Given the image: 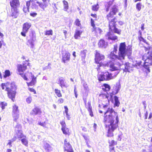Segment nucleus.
<instances>
[{
    "label": "nucleus",
    "mask_w": 152,
    "mask_h": 152,
    "mask_svg": "<svg viewBox=\"0 0 152 152\" xmlns=\"http://www.w3.org/2000/svg\"><path fill=\"white\" fill-rule=\"evenodd\" d=\"M70 54L68 52H66L62 54V61L65 63L67 61H69L70 59Z\"/></svg>",
    "instance_id": "15"
},
{
    "label": "nucleus",
    "mask_w": 152,
    "mask_h": 152,
    "mask_svg": "<svg viewBox=\"0 0 152 152\" xmlns=\"http://www.w3.org/2000/svg\"><path fill=\"white\" fill-rule=\"evenodd\" d=\"M104 110H107L104 115L103 122L104 123H109L107 136L113 137L114 136L113 132L118 127L119 118L117 113L112 107H108V104H102Z\"/></svg>",
    "instance_id": "1"
},
{
    "label": "nucleus",
    "mask_w": 152,
    "mask_h": 152,
    "mask_svg": "<svg viewBox=\"0 0 152 152\" xmlns=\"http://www.w3.org/2000/svg\"><path fill=\"white\" fill-rule=\"evenodd\" d=\"M110 67L109 70L112 72V73H109L108 72H106L103 74L106 80H108L113 79L120 72L121 70L120 67Z\"/></svg>",
    "instance_id": "6"
},
{
    "label": "nucleus",
    "mask_w": 152,
    "mask_h": 152,
    "mask_svg": "<svg viewBox=\"0 0 152 152\" xmlns=\"http://www.w3.org/2000/svg\"><path fill=\"white\" fill-rule=\"evenodd\" d=\"M64 108L65 109L64 111L66 113V114H67V113H68V108L66 106H64Z\"/></svg>",
    "instance_id": "54"
},
{
    "label": "nucleus",
    "mask_w": 152,
    "mask_h": 152,
    "mask_svg": "<svg viewBox=\"0 0 152 152\" xmlns=\"http://www.w3.org/2000/svg\"><path fill=\"white\" fill-rule=\"evenodd\" d=\"M22 143L26 146H27L28 145V141L25 138H23L21 140Z\"/></svg>",
    "instance_id": "41"
},
{
    "label": "nucleus",
    "mask_w": 152,
    "mask_h": 152,
    "mask_svg": "<svg viewBox=\"0 0 152 152\" xmlns=\"http://www.w3.org/2000/svg\"><path fill=\"white\" fill-rule=\"evenodd\" d=\"M149 68V67H144V68L143 69L144 71L146 73L149 72H150V69Z\"/></svg>",
    "instance_id": "46"
},
{
    "label": "nucleus",
    "mask_w": 152,
    "mask_h": 152,
    "mask_svg": "<svg viewBox=\"0 0 152 152\" xmlns=\"http://www.w3.org/2000/svg\"><path fill=\"white\" fill-rule=\"evenodd\" d=\"M29 7H24L23 8V11L26 13L27 12H29Z\"/></svg>",
    "instance_id": "51"
},
{
    "label": "nucleus",
    "mask_w": 152,
    "mask_h": 152,
    "mask_svg": "<svg viewBox=\"0 0 152 152\" xmlns=\"http://www.w3.org/2000/svg\"><path fill=\"white\" fill-rule=\"evenodd\" d=\"M63 3L64 10L65 11H67L69 8L68 2L64 0L63 1Z\"/></svg>",
    "instance_id": "27"
},
{
    "label": "nucleus",
    "mask_w": 152,
    "mask_h": 152,
    "mask_svg": "<svg viewBox=\"0 0 152 152\" xmlns=\"http://www.w3.org/2000/svg\"><path fill=\"white\" fill-rule=\"evenodd\" d=\"M81 53L83 55H84L85 56L86 54V50H83L82 51H81Z\"/></svg>",
    "instance_id": "64"
},
{
    "label": "nucleus",
    "mask_w": 152,
    "mask_h": 152,
    "mask_svg": "<svg viewBox=\"0 0 152 152\" xmlns=\"http://www.w3.org/2000/svg\"><path fill=\"white\" fill-rule=\"evenodd\" d=\"M99 99L101 101H102V99H108V96L107 95L103 93H101L99 95Z\"/></svg>",
    "instance_id": "28"
},
{
    "label": "nucleus",
    "mask_w": 152,
    "mask_h": 152,
    "mask_svg": "<svg viewBox=\"0 0 152 152\" xmlns=\"http://www.w3.org/2000/svg\"><path fill=\"white\" fill-rule=\"evenodd\" d=\"M31 77H32L31 81L29 83H27L28 86H32L34 85L36 82V78L34 77L33 75L31 74Z\"/></svg>",
    "instance_id": "20"
},
{
    "label": "nucleus",
    "mask_w": 152,
    "mask_h": 152,
    "mask_svg": "<svg viewBox=\"0 0 152 152\" xmlns=\"http://www.w3.org/2000/svg\"><path fill=\"white\" fill-rule=\"evenodd\" d=\"M91 24L92 28L91 31L93 32L97 36L99 34H100L102 32V30L99 27L96 26L94 20L92 18L91 19Z\"/></svg>",
    "instance_id": "9"
},
{
    "label": "nucleus",
    "mask_w": 152,
    "mask_h": 152,
    "mask_svg": "<svg viewBox=\"0 0 152 152\" xmlns=\"http://www.w3.org/2000/svg\"><path fill=\"white\" fill-rule=\"evenodd\" d=\"M26 69V67H18V74L21 75L23 74L24 71Z\"/></svg>",
    "instance_id": "30"
},
{
    "label": "nucleus",
    "mask_w": 152,
    "mask_h": 152,
    "mask_svg": "<svg viewBox=\"0 0 152 152\" xmlns=\"http://www.w3.org/2000/svg\"><path fill=\"white\" fill-rule=\"evenodd\" d=\"M145 50L147 52V53L145 54L142 56V58L145 59L144 66L141 65V62L137 63L139 66H152V50L151 47H145Z\"/></svg>",
    "instance_id": "5"
},
{
    "label": "nucleus",
    "mask_w": 152,
    "mask_h": 152,
    "mask_svg": "<svg viewBox=\"0 0 152 152\" xmlns=\"http://www.w3.org/2000/svg\"><path fill=\"white\" fill-rule=\"evenodd\" d=\"M37 15V13L35 12H34L31 13H30V15L31 16H32L33 17H35Z\"/></svg>",
    "instance_id": "57"
},
{
    "label": "nucleus",
    "mask_w": 152,
    "mask_h": 152,
    "mask_svg": "<svg viewBox=\"0 0 152 152\" xmlns=\"http://www.w3.org/2000/svg\"><path fill=\"white\" fill-rule=\"evenodd\" d=\"M115 0L109 1L107 2V5L105 6V11L106 12H108L111 6L113 4Z\"/></svg>",
    "instance_id": "21"
},
{
    "label": "nucleus",
    "mask_w": 152,
    "mask_h": 152,
    "mask_svg": "<svg viewBox=\"0 0 152 152\" xmlns=\"http://www.w3.org/2000/svg\"><path fill=\"white\" fill-rule=\"evenodd\" d=\"M27 31H25L23 29V31H22L21 33V35L23 36V37H25L26 36V33H27Z\"/></svg>",
    "instance_id": "53"
},
{
    "label": "nucleus",
    "mask_w": 152,
    "mask_h": 152,
    "mask_svg": "<svg viewBox=\"0 0 152 152\" xmlns=\"http://www.w3.org/2000/svg\"><path fill=\"white\" fill-rule=\"evenodd\" d=\"M99 8V6L98 3L96 4H94L92 6L91 9L94 12L98 11Z\"/></svg>",
    "instance_id": "33"
},
{
    "label": "nucleus",
    "mask_w": 152,
    "mask_h": 152,
    "mask_svg": "<svg viewBox=\"0 0 152 152\" xmlns=\"http://www.w3.org/2000/svg\"><path fill=\"white\" fill-rule=\"evenodd\" d=\"M1 87L3 90L4 89V87H6L5 91H7L8 96L9 98L14 101L13 99L15 98L16 92V86L14 82H7L5 83H2L1 85Z\"/></svg>",
    "instance_id": "4"
},
{
    "label": "nucleus",
    "mask_w": 152,
    "mask_h": 152,
    "mask_svg": "<svg viewBox=\"0 0 152 152\" xmlns=\"http://www.w3.org/2000/svg\"><path fill=\"white\" fill-rule=\"evenodd\" d=\"M64 151H66L67 152H74L71 145L68 142L66 139L64 140Z\"/></svg>",
    "instance_id": "11"
},
{
    "label": "nucleus",
    "mask_w": 152,
    "mask_h": 152,
    "mask_svg": "<svg viewBox=\"0 0 152 152\" xmlns=\"http://www.w3.org/2000/svg\"><path fill=\"white\" fill-rule=\"evenodd\" d=\"M21 76L22 77L26 80H27V78L26 76L25 75H23V74L22 75H21Z\"/></svg>",
    "instance_id": "60"
},
{
    "label": "nucleus",
    "mask_w": 152,
    "mask_h": 152,
    "mask_svg": "<svg viewBox=\"0 0 152 152\" xmlns=\"http://www.w3.org/2000/svg\"><path fill=\"white\" fill-rule=\"evenodd\" d=\"M144 26H145V24L144 23H143L141 25V29L142 31H143L144 30V29H145Z\"/></svg>",
    "instance_id": "61"
},
{
    "label": "nucleus",
    "mask_w": 152,
    "mask_h": 152,
    "mask_svg": "<svg viewBox=\"0 0 152 152\" xmlns=\"http://www.w3.org/2000/svg\"><path fill=\"white\" fill-rule=\"evenodd\" d=\"M88 107L87 108V110L89 113L91 117H93L94 116V115L92 111V107L91 106L90 102H88Z\"/></svg>",
    "instance_id": "17"
},
{
    "label": "nucleus",
    "mask_w": 152,
    "mask_h": 152,
    "mask_svg": "<svg viewBox=\"0 0 152 152\" xmlns=\"http://www.w3.org/2000/svg\"><path fill=\"white\" fill-rule=\"evenodd\" d=\"M54 91L56 96L58 97H62V95L60 90L58 88H55L54 89Z\"/></svg>",
    "instance_id": "35"
},
{
    "label": "nucleus",
    "mask_w": 152,
    "mask_h": 152,
    "mask_svg": "<svg viewBox=\"0 0 152 152\" xmlns=\"http://www.w3.org/2000/svg\"><path fill=\"white\" fill-rule=\"evenodd\" d=\"M103 87L102 88V90L105 92L109 91L110 90V86L107 84L104 83L102 86Z\"/></svg>",
    "instance_id": "22"
},
{
    "label": "nucleus",
    "mask_w": 152,
    "mask_h": 152,
    "mask_svg": "<svg viewBox=\"0 0 152 152\" xmlns=\"http://www.w3.org/2000/svg\"><path fill=\"white\" fill-rule=\"evenodd\" d=\"M10 72L9 70H6L4 72V78H6L7 77L10 76Z\"/></svg>",
    "instance_id": "39"
},
{
    "label": "nucleus",
    "mask_w": 152,
    "mask_h": 152,
    "mask_svg": "<svg viewBox=\"0 0 152 152\" xmlns=\"http://www.w3.org/2000/svg\"><path fill=\"white\" fill-rule=\"evenodd\" d=\"M138 38L140 42L142 41L143 42L147 44L146 40L145 39L142 37V36H139L138 37Z\"/></svg>",
    "instance_id": "43"
},
{
    "label": "nucleus",
    "mask_w": 152,
    "mask_h": 152,
    "mask_svg": "<svg viewBox=\"0 0 152 152\" xmlns=\"http://www.w3.org/2000/svg\"><path fill=\"white\" fill-rule=\"evenodd\" d=\"M130 67H125V69L123 70L124 72H130V70H129V68Z\"/></svg>",
    "instance_id": "52"
},
{
    "label": "nucleus",
    "mask_w": 152,
    "mask_h": 152,
    "mask_svg": "<svg viewBox=\"0 0 152 152\" xmlns=\"http://www.w3.org/2000/svg\"><path fill=\"white\" fill-rule=\"evenodd\" d=\"M119 91V89L116 88V87H115L113 88V91L111 92L109 94L110 96V100L112 103L113 102V96L118 93Z\"/></svg>",
    "instance_id": "14"
},
{
    "label": "nucleus",
    "mask_w": 152,
    "mask_h": 152,
    "mask_svg": "<svg viewBox=\"0 0 152 152\" xmlns=\"http://www.w3.org/2000/svg\"><path fill=\"white\" fill-rule=\"evenodd\" d=\"M108 142L109 143V147H112L114 145H117V142L113 140H108Z\"/></svg>",
    "instance_id": "32"
},
{
    "label": "nucleus",
    "mask_w": 152,
    "mask_h": 152,
    "mask_svg": "<svg viewBox=\"0 0 152 152\" xmlns=\"http://www.w3.org/2000/svg\"><path fill=\"white\" fill-rule=\"evenodd\" d=\"M74 25L77 26L79 27L80 28H76L75 30L74 37L75 39H78L80 37L81 35L83 32V27L81 23V20L78 18L76 19L74 23Z\"/></svg>",
    "instance_id": "7"
},
{
    "label": "nucleus",
    "mask_w": 152,
    "mask_h": 152,
    "mask_svg": "<svg viewBox=\"0 0 152 152\" xmlns=\"http://www.w3.org/2000/svg\"><path fill=\"white\" fill-rule=\"evenodd\" d=\"M107 65L108 66H114V63L111 61H109L107 64Z\"/></svg>",
    "instance_id": "45"
},
{
    "label": "nucleus",
    "mask_w": 152,
    "mask_h": 152,
    "mask_svg": "<svg viewBox=\"0 0 152 152\" xmlns=\"http://www.w3.org/2000/svg\"><path fill=\"white\" fill-rule=\"evenodd\" d=\"M29 60H26L24 61L23 63V66H30V64L28 61Z\"/></svg>",
    "instance_id": "40"
},
{
    "label": "nucleus",
    "mask_w": 152,
    "mask_h": 152,
    "mask_svg": "<svg viewBox=\"0 0 152 152\" xmlns=\"http://www.w3.org/2000/svg\"><path fill=\"white\" fill-rule=\"evenodd\" d=\"M98 80L99 81L106 80L105 77L104 76V74L102 75H98Z\"/></svg>",
    "instance_id": "38"
},
{
    "label": "nucleus",
    "mask_w": 152,
    "mask_h": 152,
    "mask_svg": "<svg viewBox=\"0 0 152 152\" xmlns=\"http://www.w3.org/2000/svg\"><path fill=\"white\" fill-rule=\"evenodd\" d=\"M83 136L86 140L87 141L88 140V136L87 135H83Z\"/></svg>",
    "instance_id": "58"
},
{
    "label": "nucleus",
    "mask_w": 152,
    "mask_h": 152,
    "mask_svg": "<svg viewBox=\"0 0 152 152\" xmlns=\"http://www.w3.org/2000/svg\"><path fill=\"white\" fill-rule=\"evenodd\" d=\"M94 62L97 64H99L98 66H103L104 64L100 61L103 60L105 58V56L100 53V52L97 50L95 51Z\"/></svg>",
    "instance_id": "8"
},
{
    "label": "nucleus",
    "mask_w": 152,
    "mask_h": 152,
    "mask_svg": "<svg viewBox=\"0 0 152 152\" xmlns=\"http://www.w3.org/2000/svg\"><path fill=\"white\" fill-rule=\"evenodd\" d=\"M42 1H43V3L39 4V5L43 10H45L47 6V2L46 1L47 0H42Z\"/></svg>",
    "instance_id": "26"
},
{
    "label": "nucleus",
    "mask_w": 152,
    "mask_h": 152,
    "mask_svg": "<svg viewBox=\"0 0 152 152\" xmlns=\"http://www.w3.org/2000/svg\"><path fill=\"white\" fill-rule=\"evenodd\" d=\"M118 11V6L114 4L111 7L110 12L106 16V18L108 21L109 31L107 33L105 36L107 37L109 40H115L118 39V37L112 32L113 31L114 33L119 35L121 34V30L116 27L117 20L116 17H114Z\"/></svg>",
    "instance_id": "2"
},
{
    "label": "nucleus",
    "mask_w": 152,
    "mask_h": 152,
    "mask_svg": "<svg viewBox=\"0 0 152 152\" xmlns=\"http://www.w3.org/2000/svg\"><path fill=\"white\" fill-rule=\"evenodd\" d=\"M98 45L100 47H103L105 46V41L103 39H101L98 43Z\"/></svg>",
    "instance_id": "37"
},
{
    "label": "nucleus",
    "mask_w": 152,
    "mask_h": 152,
    "mask_svg": "<svg viewBox=\"0 0 152 152\" xmlns=\"http://www.w3.org/2000/svg\"><path fill=\"white\" fill-rule=\"evenodd\" d=\"M144 7V6L142 4L141 2H139L136 4V7L137 10L139 11L142 9V7Z\"/></svg>",
    "instance_id": "34"
},
{
    "label": "nucleus",
    "mask_w": 152,
    "mask_h": 152,
    "mask_svg": "<svg viewBox=\"0 0 152 152\" xmlns=\"http://www.w3.org/2000/svg\"><path fill=\"white\" fill-rule=\"evenodd\" d=\"M53 34V32L52 30L48 31V38H49L48 39L53 40L55 39V36H52Z\"/></svg>",
    "instance_id": "31"
},
{
    "label": "nucleus",
    "mask_w": 152,
    "mask_h": 152,
    "mask_svg": "<svg viewBox=\"0 0 152 152\" xmlns=\"http://www.w3.org/2000/svg\"><path fill=\"white\" fill-rule=\"evenodd\" d=\"M25 137L26 136L23 134L22 131L20 130H18V132H16L15 137L13 138L12 140L13 141H14L16 140L17 138L20 139Z\"/></svg>",
    "instance_id": "13"
},
{
    "label": "nucleus",
    "mask_w": 152,
    "mask_h": 152,
    "mask_svg": "<svg viewBox=\"0 0 152 152\" xmlns=\"http://www.w3.org/2000/svg\"><path fill=\"white\" fill-rule=\"evenodd\" d=\"M41 113V111L40 109L37 107L34 108L32 110V114L35 115H39Z\"/></svg>",
    "instance_id": "19"
},
{
    "label": "nucleus",
    "mask_w": 152,
    "mask_h": 152,
    "mask_svg": "<svg viewBox=\"0 0 152 152\" xmlns=\"http://www.w3.org/2000/svg\"><path fill=\"white\" fill-rule=\"evenodd\" d=\"M31 26V24L30 23H24L23 25V29L25 31H28V29Z\"/></svg>",
    "instance_id": "24"
},
{
    "label": "nucleus",
    "mask_w": 152,
    "mask_h": 152,
    "mask_svg": "<svg viewBox=\"0 0 152 152\" xmlns=\"http://www.w3.org/2000/svg\"><path fill=\"white\" fill-rule=\"evenodd\" d=\"M74 92L75 97L77 98V91H76V88L75 87L74 88Z\"/></svg>",
    "instance_id": "56"
},
{
    "label": "nucleus",
    "mask_w": 152,
    "mask_h": 152,
    "mask_svg": "<svg viewBox=\"0 0 152 152\" xmlns=\"http://www.w3.org/2000/svg\"><path fill=\"white\" fill-rule=\"evenodd\" d=\"M61 130L64 134L68 136H69L70 134L71 131L69 129L66 127L64 128H61Z\"/></svg>",
    "instance_id": "18"
},
{
    "label": "nucleus",
    "mask_w": 152,
    "mask_h": 152,
    "mask_svg": "<svg viewBox=\"0 0 152 152\" xmlns=\"http://www.w3.org/2000/svg\"><path fill=\"white\" fill-rule=\"evenodd\" d=\"M12 16L14 18H17L18 15V12L16 8H13L11 9Z\"/></svg>",
    "instance_id": "16"
},
{
    "label": "nucleus",
    "mask_w": 152,
    "mask_h": 152,
    "mask_svg": "<svg viewBox=\"0 0 152 152\" xmlns=\"http://www.w3.org/2000/svg\"><path fill=\"white\" fill-rule=\"evenodd\" d=\"M7 106V104L4 102H2L0 103V106L2 110L5 108V107Z\"/></svg>",
    "instance_id": "42"
},
{
    "label": "nucleus",
    "mask_w": 152,
    "mask_h": 152,
    "mask_svg": "<svg viewBox=\"0 0 152 152\" xmlns=\"http://www.w3.org/2000/svg\"><path fill=\"white\" fill-rule=\"evenodd\" d=\"M64 100L62 98H60L58 99V102L59 103H62L64 102Z\"/></svg>",
    "instance_id": "50"
},
{
    "label": "nucleus",
    "mask_w": 152,
    "mask_h": 152,
    "mask_svg": "<svg viewBox=\"0 0 152 152\" xmlns=\"http://www.w3.org/2000/svg\"><path fill=\"white\" fill-rule=\"evenodd\" d=\"M29 90L31 91V92H34V94H36V91L33 88H29Z\"/></svg>",
    "instance_id": "62"
},
{
    "label": "nucleus",
    "mask_w": 152,
    "mask_h": 152,
    "mask_svg": "<svg viewBox=\"0 0 152 152\" xmlns=\"http://www.w3.org/2000/svg\"><path fill=\"white\" fill-rule=\"evenodd\" d=\"M60 124L61 126V128H64L66 126V124L64 120H62L60 122Z\"/></svg>",
    "instance_id": "44"
},
{
    "label": "nucleus",
    "mask_w": 152,
    "mask_h": 152,
    "mask_svg": "<svg viewBox=\"0 0 152 152\" xmlns=\"http://www.w3.org/2000/svg\"><path fill=\"white\" fill-rule=\"evenodd\" d=\"M19 1L18 0H12L10 2V5L13 8H16L15 7L17 6L18 4Z\"/></svg>",
    "instance_id": "23"
},
{
    "label": "nucleus",
    "mask_w": 152,
    "mask_h": 152,
    "mask_svg": "<svg viewBox=\"0 0 152 152\" xmlns=\"http://www.w3.org/2000/svg\"><path fill=\"white\" fill-rule=\"evenodd\" d=\"M32 101V98L31 97H29L26 99V102L28 104L31 103Z\"/></svg>",
    "instance_id": "47"
},
{
    "label": "nucleus",
    "mask_w": 152,
    "mask_h": 152,
    "mask_svg": "<svg viewBox=\"0 0 152 152\" xmlns=\"http://www.w3.org/2000/svg\"><path fill=\"white\" fill-rule=\"evenodd\" d=\"M19 115V111L18 110V107L16 105H14L13 107L12 116L13 118V121H16L17 120L18 118Z\"/></svg>",
    "instance_id": "10"
},
{
    "label": "nucleus",
    "mask_w": 152,
    "mask_h": 152,
    "mask_svg": "<svg viewBox=\"0 0 152 152\" xmlns=\"http://www.w3.org/2000/svg\"><path fill=\"white\" fill-rule=\"evenodd\" d=\"M114 98L115 101V103L114 104V107H118L120 104V102L119 101L118 97L116 96H114Z\"/></svg>",
    "instance_id": "29"
},
{
    "label": "nucleus",
    "mask_w": 152,
    "mask_h": 152,
    "mask_svg": "<svg viewBox=\"0 0 152 152\" xmlns=\"http://www.w3.org/2000/svg\"><path fill=\"white\" fill-rule=\"evenodd\" d=\"M31 7L32 9H36L37 8V5L36 4H38L39 5V4L40 3L38 2L36 0L34 1H31Z\"/></svg>",
    "instance_id": "25"
},
{
    "label": "nucleus",
    "mask_w": 152,
    "mask_h": 152,
    "mask_svg": "<svg viewBox=\"0 0 152 152\" xmlns=\"http://www.w3.org/2000/svg\"><path fill=\"white\" fill-rule=\"evenodd\" d=\"M112 52H114L115 53H116L117 52V48L116 47H114L113 50Z\"/></svg>",
    "instance_id": "63"
},
{
    "label": "nucleus",
    "mask_w": 152,
    "mask_h": 152,
    "mask_svg": "<svg viewBox=\"0 0 152 152\" xmlns=\"http://www.w3.org/2000/svg\"><path fill=\"white\" fill-rule=\"evenodd\" d=\"M132 53V46H130L126 48L125 42L121 43L119 47L118 55L114 52H111L109 55V58L113 61L118 59L121 60L124 59L125 56L126 55L128 56H130Z\"/></svg>",
    "instance_id": "3"
},
{
    "label": "nucleus",
    "mask_w": 152,
    "mask_h": 152,
    "mask_svg": "<svg viewBox=\"0 0 152 152\" xmlns=\"http://www.w3.org/2000/svg\"><path fill=\"white\" fill-rule=\"evenodd\" d=\"M91 16L93 18H95L94 20H97V15H96V14H93V13H91Z\"/></svg>",
    "instance_id": "49"
},
{
    "label": "nucleus",
    "mask_w": 152,
    "mask_h": 152,
    "mask_svg": "<svg viewBox=\"0 0 152 152\" xmlns=\"http://www.w3.org/2000/svg\"><path fill=\"white\" fill-rule=\"evenodd\" d=\"M30 5H31V1H27L26 3V7H29Z\"/></svg>",
    "instance_id": "59"
},
{
    "label": "nucleus",
    "mask_w": 152,
    "mask_h": 152,
    "mask_svg": "<svg viewBox=\"0 0 152 152\" xmlns=\"http://www.w3.org/2000/svg\"><path fill=\"white\" fill-rule=\"evenodd\" d=\"M109 151L110 152H115V148L113 147H109Z\"/></svg>",
    "instance_id": "48"
},
{
    "label": "nucleus",
    "mask_w": 152,
    "mask_h": 152,
    "mask_svg": "<svg viewBox=\"0 0 152 152\" xmlns=\"http://www.w3.org/2000/svg\"><path fill=\"white\" fill-rule=\"evenodd\" d=\"M15 127L16 128H17L18 129L20 130V129H21V126L20 124H17V125H16L15 126Z\"/></svg>",
    "instance_id": "55"
},
{
    "label": "nucleus",
    "mask_w": 152,
    "mask_h": 152,
    "mask_svg": "<svg viewBox=\"0 0 152 152\" xmlns=\"http://www.w3.org/2000/svg\"><path fill=\"white\" fill-rule=\"evenodd\" d=\"M59 84L62 88L64 87H66L64 84V80L63 79L60 78L59 79Z\"/></svg>",
    "instance_id": "36"
},
{
    "label": "nucleus",
    "mask_w": 152,
    "mask_h": 152,
    "mask_svg": "<svg viewBox=\"0 0 152 152\" xmlns=\"http://www.w3.org/2000/svg\"><path fill=\"white\" fill-rule=\"evenodd\" d=\"M29 39L28 40V42L29 44L31 45L32 48L34 46V42L36 39L35 35L34 32H31L29 34Z\"/></svg>",
    "instance_id": "12"
}]
</instances>
